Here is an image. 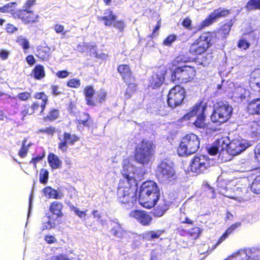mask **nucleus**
<instances>
[{
    "label": "nucleus",
    "mask_w": 260,
    "mask_h": 260,
    "mask_svg": "<svg viewBox=\"0 0 260 260\" xmlns=\"http://www.w3.org/2000/svg\"><path fill=\"white\" fill-rule=\"evenodd\" d=\"M18 17L25 24H31L38 22L39 16L31 11L20 10L18 12Z\"/></svg>",
    "instance_id": "nucleus-19"
},
{
    "label": "nucleus",
    "mask_w": 260,
    "mask_h": 260,
    "mask_svg": "<svg viewBox=\"0 0 260 260\" xmlns=\"http://www.w3.org/2000/svg\"><path fill=\"white\" fill-rule=\"evenodd\" d=\"M62 208V204L58 202L55 201L52 203L50 209L53 214L56 215L57 216H60L61 215V210Z\"/></svg>",
    "instance_id": "nucleus-35"
},
{
    "label": "nucleus",
    "mask_w": 260,
    "mask_h": 260,
    "mask_svg": "<svg viewBox=\"0 0 260 260\" xmlns=\"http://www.w3.org/2000/svg\"><path fill=\"white\" fill-rule=\"evenodd\" d=\"M218 152H220V151L216 147L214 144L208 149V153L211 155H215Z\"/></svg>",
    "instance_id": "nucleus-55"
},
{
    "label": "nucleus",
    "mask_w": 260,
    "mask_h": 260,
    "mask_svg": "<svg viewBox=\"0 0 260 260\" xmlns=\"http://www.w3.org/2000/svg\"><path fill=\"white\" fill-rule=\"evenodd\" d=\"M249 96V91L243 86H239L235 88L232 98L235 102L242 103L247 101Z\"/></svg>",
    "instance_id": "nucleus-17"
},
{
    "label": "nucleus",
    "mask_w": 260,
    "mask_h": 260,
    "mask_svg": "<svg viewBox=\"0 0 260 260\" xmlns=\"http://www.w3.org/2000/svg\"><path fill=\"white\" fill-rule=\"evenodd\" d=\"M27 140L26 139H25L22 144V147L20 149V150L19 151V155L21 157H24L27 153V150L28 147L30 145V143H29L28 144H26Z\"/></svg>",
    "instance_id": "nucleus-40"
},
{
    "label": "nucleus",
    "mask_w": 260,
    "mask_h": 260,
    "mask_svg": "<svg viewBox=\"0 0 260 260\" xmlns=\"http://www.w3.org/2000/svg\"><path fill=\"white\" fill-rule=\"evenodd\" d=\"M255 154L257 160L260 161V143L258 144L255 150Z\"/></svg>",
    "instance_id": "nucleus-64"
},
{
    "label": "nucleus",
    "mask_w": 260,
    "mask_h": 260,
    "mask_svg": "<svg viewBox=\"0 0 260 260\" xmlns=\"http://www.w3.org/2000/svg\"><path fill=\"white\" fill-rule=\"evenodd\" d=\"M200 139L198 136L190 134L183 137L178 148L179 156H187L194 153L199 148Z\"/></svg>",
    "instance_id": "nucleus-3"
},
{
    "label": "nucleus",
    "mask_w": 260,
    "mask_h": 260,
    "mask_svg": "<svg viewBox=\"0 0 260 260\" xmlns=\"http://www.w3.org/2000/svg\"><path fill=\"white\" fill-rule=\"evenodd\" d=\"M200 233H201L200 229L199 228L196 227V228H192L190 230V231L189 232V234L192 238L197 239L199 236Z\"/></svg>",
    "instance_id": "nucleus-50"
},
{
    "label": "nucleus",
    "mask_w": 260,
    "mask_h": 260,
    "mask_svg": "<svg viewBox=\"0 0 260 260\" xmlns=\"http://www.w3.org/2000/svg\"><path fill=\"white\" fill-rule=\"evenodd\" d=\"M195 76V70L189 66H183L176 68L172 74L173 82L186 83L192 80Z\"/></svg>",
    "instance_id": "nucleus-7"
},
{
    "label": "nucleus",
    "mask_w": 260,
    "mask_h": 260,
    "mask_svg": "<svg viewBox=\"0 0 260 260\" xmlns=\"http://www.w3.org/2000/svg\"><path fill=\"white\" fill-rule=\"evenodd\" d=\"M162 233L163 232L160 230H157L156 231H151V236L152 239L158 238L162 234Z\"/></svg>",
    "instance_id": "nucleus-60"
},
{
    "label": "nucleus",
    "mask_w": 260,
    "mask_h": 260,
    "mask_svg": "<svg viewBox=\"0 0 260 260\" xmlns=\"http://www.w3.org/2000/svg\"><path fill=\"white\" fill-rule=\"evenodd\" d=\"M35 3V0H27L23 6L24 10H28Z\"/></svg>",
    "instance_id": "nucleus-61"
},
{
    "label": "nucleus",
    "mask_w": 260,
    "mask_h": 260,
    "mask_svg": "<svg viewBox=\"0 0 260 260\" xmlns=\"http://www.w3.org/2000/svg\"><path fill=\"white\" fill-rule=\"evenodd\" d=\"M37 53V56L43 60L47 59L49 57V54L46 51L39 49Z\"/></svg>",
    "instance_id": "nucleus-52"
},
{
    "label": "nucleus",
    "mask_w": 260,
    "mask_h": 260,
    "mask_svg": "<svg viewBox=\"0 0 260 260\" xmlns=\"http://www.w3.org/2000/svg\"><path fill=\"white\" fill-rule=\"evenodd\" d=\"M8 98L13 99L17 98L21 101H26L31 98V93L27 91L21 92L19 93L16 97H11L10 95H8Z\"/></svg>",
    "instance_id": "nucleus-39"
},
{
    "label": "nucleus",
    "mask_w": 260,
    "mask_h": 260,
    "mask_svg": "<svg viewBox=\"0 0 260 260\" xmlns=\"http://www.w3.org/2000/svg\"><path fill=\"white\" fill-rule=\"evenodd\" d=\"M17 42L20 45L22 46L24 50H27L29 47V43L28 40L22 36L18 37Z\"/></svg>",
    "instance_id": "nucleus-41"
},
{
    "label": "nucleus",
    "mask_w": 260,
    "mask_h": 260,
    "mask_svg": "<svg viewBox=\"0 0 260 260\" xmlns=\"http://www.w3.org/2000/svg\"><path fill=\"white\" fill-rule=\"evenodd\" d=\"M155 146L149 141H143L139 144L135 150L136 160L143 165H147L151 160L153 154Z\"/></svg>",
    "instance_id": "nucleus-4"
},
{
    "label": "nucleus",
    "mask_w": 260,
    "mask_h": 260,
    "mask_svg": "<svg viewBox=\"0 0 260 260\" xmlns=\"http://www.w3.org/2000/svg\"><path fill=\"white\" fill-rule=\"evenodd\" d=\"M17 5L16 3H9L3 7H0V12L2 13H7L13 10V8Z\"/></svg>",
    "instance_id": "nucleus-43"
},
{
    "label": "nucleus",
    "mask_w": 260,
    "mask_h": 260,
    "mask_svg": "<svg viewBox=\"0 0 260 260\" xmlns=\"http://www.w3.org/2000/svg\"><path fill=\"white\" fill-rule=\"evenodd\" d=\"M58 138L59 140L58 147L63 152L67 151L68 145H73L79 140V138L77 136L67 132H64L62 135H59Z\"/></svg>",
    "instance_id": "nucleus-15"
},
{
    "label": "nucleus",
    "mask_w": 260,
    "mask_h": 260,
    "mask_svg": "<svg viewBox=\"0 0 260 260\" xmlns=\"http://www.w3.org/2000/svg\"><path fill=\"white\" fill-rule=\"evenodd\" d=\"M17 29L18 28L14 26L13 25L9 23L7 24L6 27V30L7 32L10 34L14 33L15 31H17Z\"/></svg>",
    "instance_id": "nucleus-57"
},
{
    "label": "nucleus",
    "mask_w": 260,
    "mask_h": 260,
    "mask_svg": "<svg viewBox=\"0 0 260 260\" xmlns=\"http://www.w3.org/2000/svg\"><path fill=\"white\" fill-rule=\"evenodd\" d=\"M157 203V206L154 209L153 215L156 217H161L165 212L168 209V204L164 200L158 199Z\"/></svg>",
    "instance_id": "nucleus-22"
},
{
    "label": "nucleus",
    "mask_w": 260,
    "mask_h": 260,
    "mask_svg": "<svg viewBox=\"0 0 260 260\" xmlns=\"http://www.w3.org/2000/svg\"><path fill=\"white\" fill-rule=\"evenodd\" d=\"M35 98L41 101H48L47 95L43 92H37L34 95Z\"/></svg>",
    "instance_id": "nucleus-51"
},
{
    "label": "nucleus",
    "mask_w": 260,
    "mask_h": 260,
    "mask_svg": "<svg viewBox=\"0 0 260 260\" xmlns=\"http://www.w3.org/2000/svg\"><path fill=\"white\" fill-rule=\"evenodd\" d=\"M27 62L30 66L33 65L36 61V60L32 55H28L26 58Z\"/></svg>",
    "instance_id": "nucleus-63"
},
{
    "label": "nucleus",
    "mask_w": 260,
    "mask_h": 260,
    "mask_svg": "<svg viewBox=\"0 0 260 260\" xmlns=\"http://www.w3.org/2000/svg\"><path fill=\"white\" fill-rule=\"evenodd\" d=\"M248 109L251 114L260 115V98L251 101L248 104Z\"/></svg>",
    "instance_id": "nucleus-24"
},
{
    "label": "nucleus",
    "mask_w": 260,
    "mask_h": 260,
    "mask_svg": "<svg viewBox=\"0 0 260 260\" xmlns=\"http://www.w3.org/2000/svg\"><path fill=\"white\" fill-rule=\"evenodd\" d=\"M230 139L228 137H222L216 140L214 144L216 148L221 151H223L225 149H228Z\"/></svg>",
    "instance_id": "nucleus-28"
},
{
    "label": "nucleus",
    "mask_w": 260,
    "mask_h": 260,
    "mask_svg": "<svg viewBox=\"0 0 260 260\" xmlns=\"http://www.w3.org/2000/svg\"><path fill=\"white\" fill-rule=\"evenodd\" d=\"M250 86L254 87L255 86L260 88V71H256L251 74L250 78Z\"/></svg>",
    "instance_id": "nucleus-34"
},
{
    "label": "nucleus",
    "mask_w": 260,
    "mask_h": 260,
    "mask_svg": "<svg viewBox=\"0 0 260 260\" xmlns=\"http://www.w3.org/2000/svg\"><path fill=\"white\" fill-rule=\"evenodd\" d=\"M185 95V89L179 85L172 88L168 95V104L169 107L174 108L180 105Z\"/></svg>",
    "instance_id": "nucleus-10"
},
{
    "label": "nucleus",
    "mask_w": 260,
    "mask_h": 260,
    "mask_svg": "<svg viewBox=\"0 0 260 260\" xmlns=\"http://www.w3.org/2000/svg\"><path fill=\"white\" fill-rule=\"evenodd\" d=\"M176 40V36L174 35H169L165 39L163 45L167 46H170Z\"/></svg>",
    "instance_id": "nucleus-45"
},
{
    "label": "nucleus",
    "mask_w": 260,
    "mask_h": 260,
    "mask_svg": "<svg viewBox=\"0 0 260 260\" xmlns=\"http://www.w3.org/2000/svg\"><path fill=\"white\" fill-rule=\"evenodd\" d=\"M9 55V52L5 50H0V58L2 59L5 60L7 59Z\"/></svg>",
    "instance_id": "nucleus-62"
},
{
    "label": "nucleus",
    "mask_w": 260,
    "mask_h": 260,
    "mask_svg": "<svg viewBox=\"0 0 260 260\" xmlns=\"http://www.w3.org/2000/svg\"><path fill=\"white\" fill-rule=\"evenodd\" d=\"M249 46L250 44L245 40H240L238 42V47L244 50L248 49Z\"/></svg>",
    "instance_id": "nucleus-53"
},
{
    "label": "nucleus",
    "mask_w": 260,
    "mask_h": 260,
    "mask_svg": "<svg viewBox=\"0 0 260 260\" xmlns=\"http://www.w3.org/2000/svg\"><path fill=\"white\" fill-rule=\"evenodd\" d=\"M71 208L72 209V210L73 211L75 212V213L80 218H82L86 216V211H80L78 208L74 207V206H72V207H71Z\"/></svg>",
    "instance_id": "nucleus-48"
},
{
    "label": "nucleus",
    "mask_w": 260,
    "mask_h": 260,
    "mask_svg": "<svg viewBox=\"0 0 260 260\" xmlns=\"http://www.w3.org/2000/svg\"><path fill=\"white\" fill-rule=\"evenodd\" d=\"M213 42V35L209 32L202 34L190 46V52L195 55L204 53Z\"/></svg>",
    "instance_id": "nucleus-6"
},
{
    "label": "nucleus",
    "mask_w": 260,
    "mask_h": 260,
    "mask_svg": "<svg viewBox=\"0 0 260 260\" xmlns=\"http://www.w3.org/2000/svg\"><path fill=\"white\" fill-rule=\"evenodd\" d=\"M118 71L121 75L125 81L127 82L129 80H130L132 74L129 68L127 65L121 64L119 66Z\"/></svg>",
    "instance_id": "nucleus-27"
},
{
    "label": "nucleus",
    "mask_w": 260,
    "mask_h": 260,
    "mask_svg": "<svg viewBox=\"0 0 260 260\" xmlns=\"http://www.w3.org/2000/svg\"><path fill=\"white\" fill-rule=\"evenodd\" d=\"M92 45H89L87 43H83V45H78L77 49L81 52H84L86 49L93 48Z\"/></svg>",
    "instance_id": "nucleus-54"
},
{
    "label": "nucleus",
    "mask_w": 260,
    "mask_h": 260,
    "mask_svg": "<svg viewBox=\"0 0 260 260\" xmlns=\"http://www.w3.org/2000/svg\"><path fill=\"white\" fill-rule=\"evenodd\" d=\"M77 120L79 125L82 124L83 126L86 127H89L91 123L89 114L84 112L80 113Z\"/></svg>",
    "instance_id": "nucleus-31"
},
{
    "label": "nucleus",
    "mask_w": 260,
    "mask_h": 260,
    "mask_svg": "<svg viewBox=\"0 0 260 260\" xmlns=\"http://www.w3.org/2000/svg\"><path fill=\"white\" fill-rule=\"evenodd\" d=\"M134 171V166L127 159L123 160L121 173L124 177L120 180L117 189V199L123 208L128 209L133 207L136 201V196L134 189L131 187L135 182L133 176L130 174Z\"/></svg>",
    "instance_id": "nucleus-1"
},
{
    "label": "nucleus",
    "mask_w": 260,
    "mask_h": 260,
    "mask_svg": "<svg viewBox=\"0 0 260 260\" xmlns=\"http://www.w3.org/2000/svg\"><path fill=\"white\" fill-rule=\"evenodd\" d=\"M43 191L44 196L48 198L60 199L63 197L62 193L58 192L50 186L46 187Z\"/></svg>",
    "instance_id": "nucleus-25"
},
{
    "label": "nucleus",
    "mask_w": 260,
    "mask_h": 260,
    "mask_svg": "<svg viewBox=\"0 0 260 260\" xmlns=\"http://www.w3.org/2000/svg\"><path fill=\"white\" fill-rule=\"evenodd\" d=\"M233 108L227 102H219L214 105V110L211 120L214 123L221 124L230 118Z\"/></svg>",
    "instance_id": "nucleus-5"
},
{
    "label": "nucleus",
    "mask_w": 260,
    "mask_h": 260,
    "mask_svg": "<svg viewBox=\"0 0 260 260\" xmlns=\"http://www.w3.org/2000/svg\"><path fill=\"white\" fill-rule=\"evenodd\" d=\"M54 30L57 34L62 32V35L63 36L66 34V31L63 32L64 30V26L62 25L56 24L54 26Z\"/></svg>",
    "instance_id": "nucleus-58"
},
{
    "label": "nucleus",
    "mask_w": 260,
    "mask_h": 260,
    "mask_svg": "<svg viewBox=\"0 0 260 260\" xmlns=\"http://www.w3.org/2000/svg\"><path fill=\"white\" fill-rule=\"evenodd\" d=\"M248 126L249 132L254 136H260V119L255 121L250 122Z\"/></svg>",
    "instance_id": "nucleus-29"
},
{
    "label": "nucleus",
    "mask_w": 260,
    "mask_h": 260,
    "mask_svg": "<svg viewBox=\"0 0 260 260\" xmlns=\"http://www.w3.org/2000/svg\"><path fill=\"white\" fill-rule=\"evenodd\" d=\"M251 190L257 194L260 193V179L257 176L250 187Z\"/></svg>",
    "instance_id": "nucleus-38"
},
{
    "label": "nucleus",
    "mask_w": 260,
    "mask_h": 260,
    "mask_svg": "<svg viewBox=\"0 0 260 260\" xmlns=\"http://www.w3.org/2000/svg\"><path fill=\"white\" fill-rule=\"evenodd\" d=\"M49 172L45 169H42L40 172V181L42 183L45 184L47 183L48 179Z\"/></svg>",
    "instance_id": "nucleus-42"
},
{
    "label": "nucleus",
    "mask_w": 260,
    "mask_h": 260,
    "mask_svg": "<svg viewBox=\"0 0 260 260\" xmlns=\"http://www.w3.org/2000/svg\"><path fill=\"white\" fill-rule=\"evenodd\" d=\"M232 26V21L228 22L227 23L224 24L222 26L221 28V31L224 35H226L229 34L230 31L231 27Z\"/></svg>",
    "instance_id": "nucleus-46"
},
{
    "label": "nucleus",
    "mask_w": 260,
    "mask_h": 260,
    "mask_svg": "<svg viewBox=\"0 0 260 260\" xmlns=\"http://www.w3.org/2000/svg\"><path fill=\"white\" fill-rule=\"evenodd\" d=\"M159 189L153 181L143 183L139 189L138 200L140 204L146 208L150 209L157 204L159 198Z\"/></svg>",
    "instance_id": "nucleus-2"
},
{
    "label": "nucleus",
    "mask_w": 260,
    "mask_h": 260,
    "mask_svg": "<svg viewBox=\"0 0 260 260\" xmlns=\"http://www.w3.org/2000/svg\"><path fill=\"white\" fill-rule=\"evenodd\" d=\"M129 215L131 217L136 219L143 225H149L152 219L147 212L140 210H132Z\"/></svg>",
    "instance_id": "nucleus-16"
},
{
    "label": "nucleus",
    "mask_w": 260,
    "mask_h": 260,
    "mask_svg": "<svg viewBox=\"0 0 260 260\" xmlns=\"http://www.w3.org/2000/svg\"><path fill=\"white\" fill-rule=\"evenodd\" d=\"M241 225V224L240 222H236L231 225V226L226 230L225 232L220 238L217 244H219L222 242L234 230H235L237 228L240 227Z\"/></svg>",
    "instance_id": "nucleus-33"
},
{
    "label": "nucleus",
    "mask_w": 260,
    "mask_h": 260,
    "mask_svg": "<svg viewBox=\"0 0 260 260\" xmlns=\"http://www.w3.org/2000/svg\"><path fill=\"white\" fill-rule=\"evenodd\" d=\"M58 111L56 109H53L51 110L48 115L46 116V119L53 121L57 118L58 117Z\"/></svg>",
    "instance_id": "nucleus-44"
},
{
    "label": "nucleus",
    "mask_w": 260,
    "mask_h": 260,
    "mask_svg": "<svg viewBox=\"0 0 260 260\" xmlns=\"http://www.w3.org/2000/svg\"><path fill=\"white\" fill-rule=\"evenodd\" d=\"M34 77L37 79H41L45 76V71L43 66L37 65L33 70Z\"/></svg>",
    "instance_id": "nucleus-36"
},
{
    "label": "nucleus",
    "mask_w": 260,
    "mask_h": 260,
    "mask_svg": "<svg viewBox=\"0 0 260 260\" xmlns=\"http://www.w3.org/2000/svg\"><path fill=\"white\" fill-rule=\"evenodd\" d=\"M250 145L245 140L240 139H234L230 142L226 149L227 152L231 155H237L249 147Z\"/></svg>",
    "instance_id": "nucleus-14"
},
{
    "label": "nucleus",
    "mask_w": 260,
    "mask_h": 260,
    "mask_svg": "<svg viewBox=\"0 0 260 260\" xmlns=\"http://www.w3.org/2000/svg\"><path fill=\"white\" fill-rule=\"evenodd\" d=\"M111 225L112 228L110 230V233L115 237L123 239L129 236L131 233L122 229L121 225L119 223L117 219L111 220Z\"/></svg>",
    "instance_id": "nucleus-18"
},
{
    "label": "nucleus",
    "mask_w": 260,
    "mask_h": 260,
    "mask_svg": "<svg viewBox=\"0 0 260 260\" xmlns=\"http://www.w3.org/2000/svg\"><path fill=\"white\" fill-rule=\"evenodd\" d=\"M116 18V15L113 14V12L110 9L105 11L103 16H98V20L99 21H104V24L107 26H111Z\"/></svg>",
    "instance_id": "nucleus-21"
},
{
    "label": "nucleus",
    "mask_w": 260,
    "mask_h": 260,
    "mask_svg": "<svg viewBox=\"0 0 260 260\" xmlns=\"http://www.w3.org/2000/svg\"><path fill=\"white\" fill-rule=\"evenodd\" d=\"M172 162L167 159L162 160L158 165L156 170V176L161 182H166L175 175Z\"/></svg>",
    "instance_id": "nucleus-8"
},
{
    "label": "nucleus",
    "mask_w": 260,
    "mask_h": 260,
    "mask_svg": "<svg viewBox=\"0 0 260 260\" xmlns=\"http://www.w3.org/2000/svg\"><path fill=\"white\" fill-rule=\"evenodd\" d=\"M241 225V224L240 222H236L231 225V226L226 230L225 232L220 238L217 244H219L222 242L234 230H235L237 228L240 227Z\"/></svg>",
    "instance_id": "nucleus-32"
},
{
    "label": "nucleus",
    "mask_w": 260,
    "mask_h": 260,
    "mask_svg": "<svg viewBox=\"0 0 260 260\" xmlns=\"http://www.w3.org/2000/svg\"><path fill=\"white\" fill-rule=\"evenodd\" d=\"M48 162L52 169L61 168V161L59 157L53 153H50L48 157Z\"/></svg>",
    "instance_id": "nucleus-26"
},
{
    "label": "nucleus",
    "mask_w": 260,
    "mask_h": 260,
    "mask_svg": "<svg viewBox=\"0 0 260 260\" xmlns=\"http://www.w3.org/2000/svg\"><path fill=\"white\" fill-rule=\"evenodd\" d=\"M165 80L164 73H157L153 75L150 79L151 86L153 88L159 87Z\"/></svg>",
    "instance_id": "nucleus-23"
},
{
    "label": "nucleus",
    "mask_w": 260,
    "mask_h": 260,
    "mask_svg": "<svg viewBox=\"0 0 260 260\" xmlns=\"http://www.w3.org/2000/svg\"><path fill=\"white\" fill-rule=\"evenodd\" d=\"M114 26L119 29L120 31H122L124 27V24L122 21H117L113 23Z\"/></svg>",
    "instance_id": "nucleus-56"
},
{
    "label": "nucleus",
    "mask_w": 260,
    "mask_h": 260,
    "mask_svg": "<svg viewBox=\"0 0 260 260\" xmlns=\"http://www.w3.org/2000/svg\"><path fill=\"white\" fill-rule=\"evenodd\" d=\"M247 188L245 186H237L234 189V195H225V196L234 199L238 203L244 202L246 200L243 198V195L246 192Z\"/></svg>",
    "instance_id": "nucleus-20"
},
{
    "label": "nucleus",
    "mask_w": 260,
    "mask_h": 260,
    "mask_svg": "<svg viewBox=\"0 0 260 260\" xmlns=\"http://www.w3.org/2000/svg\"><path fill=\"white\" fill-rule=\"evenodd\" d=\"M68 86L73 88H78L80 86V80L78 79H72L67 84Z\"/></svg>",
    "instance_id": "nucleus-47"
},
{
    "label": "nucleus",
    "mask_w": 260,
    "mask_h": 260,
    "mask_svg": "<svg viewBox=\"0 0 260 260\" xmlns=\"http://www.w3.org/2000/svg\"><path fill=\"white\" fill-rule=\"evenodd\" d=\"M235 257L237 260H260V246L240 249Z\"/></svg>",
    "instance_id": "nucleus-13"
},
{
    "label": "nucleus",
    "mask_w": 260,
    "mask_h": 260,
    "mask_svg": "<svg viewBox=\"0 0 260 260\" xmlns=\"http://www.w3.org/2000/svg\"><path fill=\"white\" fill-rule=\"evenodd\" d=\"M211 161L205 155L196 156L191 160L190 168L197 174L204 173L211 167Z\"/></svg>",
    "instance_id": "nucleus-11"
},
{
    "label": "nucleus",
    "mask_w": 260,
    "mask_h": 260,
    "mask_svg": "<svg viewBox=\"0 0 260 260\" xmlns=\"http://www.w3.org/2000/svg\"><path fill=\"white\" fill-rule=\"evenodd\" d=\"M230 14V11L224 8H219L215 10L209 16L198 26L199 29L209 26L220 17H225Z\"/></svg>",
    "instance_id": "nucleus-12"
},
{
    "label": "nucleus",
    "mask_w": 260,
    "mask_h": 260,
    "mask_svg": "<svg viewBox=\"0 0 260 260\" xmlns=\"http://www.w3.org/2000/svg\"><path fill=\"white\" fill-rule=\"evenodd\" d=\"M39 132L41 133H45L49 135H53L55 132V128L52 126L46 127L39 130Z\"/></svg>",
    "instance_id": "nucleus-49"
},
{
    "label": "nucleus",
    "mask_w": 260,
    "mask_h": 260,
    "mask_svg": "<svg viewBox=\"0 0 260 260\" xmlns=\"http://www.w3.org/2000/svg\"><path fill=\"white\" fill-rule=\"evenodd\" d=\"M69 74L67 71H60L56 73V76L59 78H64L68 77Z\"/></svg>",
    "instance_id": "nucleus-59"
},
{
    "label": "nucleus",
    "mask_w": 260,
    "mask_h": 260,
    "mask_svg": "<svg viewBox=\"0 0 260 260\" xmlns=\"http://www.w3.org/2000/svg\"><path fill=\"white\" fill-rule=\"evenodd\" d=\"M246 8L248 10L260 9V0H251L249 1Z\"/></svg>",
    "instance_id": "nucleus-37"
},
{
    "label": "nucleus",
    "mask_w": 260,
    "mask_h": 260,
    "mask_svg": "<svg viewBox=\"0 0 260 260\" xmlns=\"http://www.w3.org/2000/svg\"><path fill=\"white\" fill-rule=\"evenodd\" d=\"M206 107L201 104H197L191 110L183 116L184 120H188L194 116L197 115V120L193 122L194 125L199 128H204L206 125L204 112Z\"/></svg>",
    "instance_id": "nucleus-9"
},
{
    "label": "nucleus",
    "mask_w": 260,
    "mask_h": 260,
    "mask_svg": "<svg viewBox=\"0 0 260 260\" xmlns=\"http://www.w3.org/2000/svg\"><path fill=\"white\" fill-rule=\"evenodd\" d=\"M84 95L86 101V104L88 105L94 106V103L91 100V98L94 93V90L92 86H86L84 89Z\"/></svg>",
    "instance_id": "nucleus-30"
}]
</instances>
